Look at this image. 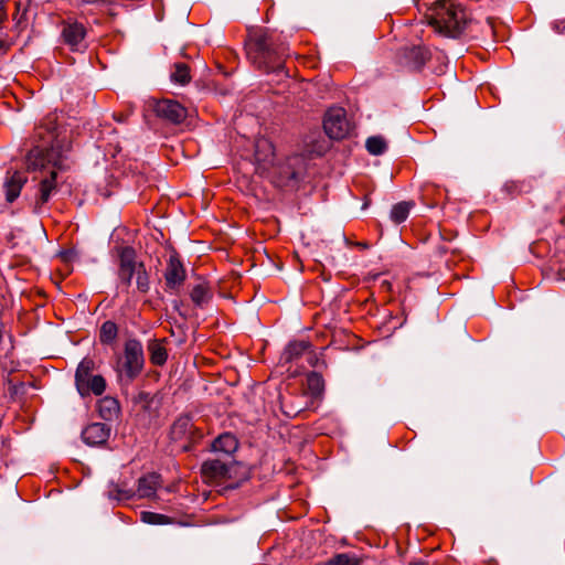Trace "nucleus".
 Wrapping results in <instances>:
<instances>
[{
	"label": "nucleus",
	"instance_id": "nucleus-1",
	"mask_svg": "<svg viewBox=\"0 0 565 565\" xmlns=\"http://www.w3.org/2000/svg\"><path fill=\"white\" fill-rule=\"evenodd\" d=\"M418 6L426 8L425 17L435 31L447 38L460 36L470 22L465 8L452 0L423 1Z\"/></svg>",
	"mask_w": 565,
	"mask_h": 565
},
{
	"label": "nucleus",
	"instance_id": "nucleus-2",
	"mask_svg": "<svg viewBox=\"0 0 565 565\" xmlns=\"http://www.w3.org/2000/svg\"><path fill=\"white\" fill-rule=\"evenodd\" d=\"M288 46L277 43L265 33L255 34L249 43L248 55L257 67L266 72H279L284 68Z\"/></svg>",
	"mask_w": 565,
	"mask_h": 565
},
{
	"label": "nucleus",
	"instance_id": "nucleus-3",
	"mask_svg": "<svg viewBox=\"0 0 565 565\" xmlns=\"http://www.w3.org/2000/svg\"><path fill=\"white\" fill-rule=\"evenodd\" d=\"M201 472L210 481H228L230 488L238 487L248 478L246 468L236 462L233 457L224 458L216 455L202 463Z\"/></svg>",
	"mask_w": 565,
	"mask_h": 565
},
{
	"label": "nucleus",
	"instance_id": "nucleus-4",
	"mask_svg": "<svg viewBox=\"0 0 565 565\" xmlns=\"http://www.w3.org/2000/svg\"><path fill=\"white\" fill-rule=\"evenodd\" d=\"M145 365V355L142 344L136 339H129L125 342L121 366L118 370V376L126 384L131 383L142 371Z\"/></svg>",
	"mask_w": 565,
	"mask_h": 565
},
{
	"label": "nucleus",
	"instance_id": "nucleus-5",
	"mask_svg": "<svg viewBox=\"0 0 565 565\" xmlns=\"http://www.w3.org/2000/svg\"><path fill=\"white\" fill-rule=\"evenodd\" d=\"M326 134L331 139H342L350 131V124L343 108H331L323 120Z\"/></svg>",
	"mask_w": 565,
	"mask_h": 565
},
{
	"label": "nucleus",
	"instance_id": "nucleus-6",
	"mask_svg": "<svg viewBox=\"0 0 565 565\" xmlns=\"http://www.w3.org/2000/svg\"><path fill=\"white\" fill-rule=\"evenodd\" d=\"M153 109L158 117L171 124H180L188 116L186 109L180 103L172 99L157 102Z\"/></svg>",
	"mask_w": 565,
	"mask_h": 565
},
{
	"label": "nucleus",
	"instance_id": "nucleus-7",
	"mask_svg": "<svg viewBox=\"0 0 565 565\" xmlns=\"http://www.w3.org/2000/svg\"><path fill=\"white\" fill-rule=\"evenodd\" d=\"M139 265H143L136 260V253L131 247H124L119 254V271L118 276L122 284L129 286L131 279L137 275Z\"/></svg>",
	"mask_w": 565,
	"mask_h": 565
},
{
	"label": "nucleus",
	"instance_id": "nucleus-8",
	"mask_svg": "<svg viewBox=\"0 0 565 565\" xmlns=\"http://www.w3.org/2000/svg\"><path fill=\"white\" fill-rule=\"evenodd\" d=\"M86 36V29L83 24L76 21L64 22L62 29V39L71 50L79 51L86 47L84 40Z\"/></svg>",
	"mask_w": 565,
	"mask_h": 565
},
{
	"label": "nucleus",
	"instance_id": "nucleus-9",
	"mask_svg": "<svg viewBox=\"0 0 565 565\" xmlns=\"http://www.w3.org/2000/svg\"><path fill=\"white\" fill-rule=\"evenodd\" d=\"M57 172L52 170L49 175L41 179L39 183L38 193L34 201L33 211L35 213H42V206L49 202L51 196L57 190Z\"/></svg>",
	"mask_w": 565,
	"mask_h": 565
},
{
	"label": "nucleus",
	"instance_id": "nucleus-10",
	"mask_svg": "<svg viewBox=\"0 0 565 565\" xmlns=\"http://www.w3.org/2000/svg\"><path fill=\"white\" fill-rule=\"evenodd\" d=\"M110 427L104 423H93L82 431V438L89 446H99L107 441Z\"/></svg>",
	"mask_w": 565,
	"mask_h": 565
},
{
	"label": "nucleus",
	"instance_id": "nucleus-11",
	"mask_svg": "<svg viewBox=\"0 0 565 565\" xmlns=\"http://www.w3.org/2000/svg\"><path fill=\"white\" fill-rule=\"evenodd\" d=\"M166 284L170 289H175L182 285L185 279V270L180 259L171 255L164 273Z\"/></svg>",
	"mask_w": 565,
	"mask_h": 565
},
{
	"label": "nucleus",
	"instance_id": "nucleus-12",
	"mask_svg": "<svg viewBox=\"0 0 565 565\" xmlns=\"http://www.w3.org/2000/svg\"><path fill=\"white\" fill-rule=\"evenodd\" d=\"M26 175L20 171L8 172L3 188L6 191V200L12 203L18 199L23 185L26 183Z\"/></svg>",
	"mask_w": 565,
	"mask_h": 565
},
{
	"label": "nucleus",
	"instance_id": "nucleus-13",
	"mask_svg": "<svg viewBox=\"0 0 565 565\" xmlns=\"http://www.w3.org/2000/svg\"><path fill=\"white\" fill-rule=\"evenodd\" d=\"M238 448V441L234 435L230 433L222 434L212 444V451L220 457H233Z\"/></svg>",
	"mask_w": 565,
	"mask_h": 565
},
{
	"label": "nucleus",
	"instance_id": "nucleus-14",
	"mask_svg": "<svg viewBox=\"0 0 565 565\" xmlns=\"http://www.w3.org/2000/svg\"><path fill=\"white\" fill-rule=\"evenodd\" d=\"M160 476L150 473L138 480L137 495L139 498H153L160 486Z\"/></svg>",
	"mask_w": 565,
	"mask_h": 565
},
{
	"label": "nucleus",
	"instance_id": "nucleus-15",
	"mask_svg": "<svg viewBox=\"0 0 565 565\" xmlns=\"http://www.w3.org/2000/svg\"><path fill=\"white\" fill-rule=\"evenodd\" d=\"M119 409H120L119 403L114 397L106 396V397L102 398L98 402L99 415L105 420H113V419H115L118 416V414H119Z\"/></svg>",
	"mask_w": 565,
	"mask_h": 565
},
{
	"label": "nucleus",
	"instance_id": "nucleus-16",
	"mask_svg": "<svg viewBox=\"0 0 565 565\" xmlns=\"http://www.w3.org/2000/svg\"><path fill=\"white\" fill-rule=\"evenodd\" d=\"M95 369V362L92 359H83L78 364L76 373H75V383L76 387H85L89 377H92V372Z\"/></svg>",
	"mask_w": 565,
	"mask_h": 565
},
{
	"label": "nucleus",
	"instance_id": "nucleus-17",
	"mask_svg": "<svg viewBox=\"0 0 565 565\" xmlns=\"http://www.w3.org/2000/svg\"><path fill=\"white\" fill-rule=\"evenodd\" d=\"M405 57L414 67L423 66L429 57V52L420 45L405 47L404 49Z\"/></svg>",
	"mask_w": 565,
	"mask_h": 565
},
{
	"label": "nucleus",
	"instance_id": "nucleus-18",
	"mask_svg": "<svg viewBox=\"0 0 565 565\" xmlns=\"http://www.w3.org/2000/svg\"><path fill=\"white\" fill-rule=\"evenodd\" d=\"M190 297L195 306L202 308L212 299V291L207 284L200 282L193 287Z\"/></svg>",
	"mask_w": 565,
	"mask_h": 565
},
{
	"label": "nucleus",
	"instance_id": "nucleus-19",
	"mask_svg": "<svg viewBox=\"0 0 565 565\" xmlns=\"http://www.w3.org/2000/svg\"><path fill=\"white\" fill-rule=\"evenodd\" d=\"M310 343L305 340L300 341H292L288 344V347L285 349L281 359L289 363L294 361L295 359L302 355L307 350H309Z\"/></svg>",
	"mask_w": 565,
	"mask_h": 565
},
{
	"label": "nucleus",
	"instance_id": "nucleus-20",
	"mask_svg": "<svg viewBox=\"0 0 565 565\" xmlns=\"http://www.w3.org/2000/svg\"><path fill=\"white\" fill-rule=\"evenodd\" d=\"M105 388H106L105 379L102 375H93L87 381L86 386L84 388L77 387V391L82 396H86L89 393H93L95 395H100L104 393Z\"/></svg>",
	"mask_w": 565,
	"mask_h": 565
},
{
	"label": "nucleus",
	"instance_id": "nucleus-21",
	"mask_svg": "<svg viewBox=\"0 0 565 565\" xmlns=\"http://www.w3.org/2000/svg\"><path fill=\"white\" fill-rule=\"evenodd\" d=\"M150 361L154 365H163L167 361L168 353L161 341L152 340L148 344Z\"/></svg>",
	"mask_w": 565,
	"mask_h": 565
},
{
	"label": "nucleus",
	"instance_id": "nucleus-22",
	"mask_svg": "<svg viewBox=\"0 0 565 565\" xmlns=\"http://www.w3.org/2000/svg\"><path fill=\"white\" fill-rule=\"evenodd\" d=\"M191 428L192 424L190 418H179L171 427V438L173 440H182L188 434H190Z\"/></svg>",
	"mask_w": 565,
	"mask_h": 565
},
{
	"label": "nucleus",
	"instance_id": "nucleus-23",
	"mask_svg": "<svg viewBox=\"0 0 565 565\" xmlns=\"http://www.w3.org/2000/svg\"><path fill=\"white\" fill-rule=\"evenodd\" d=\"M117 334V324L110 320H107L100 327L99 340L103 344H111L115 342Z\"/></svg>",
	"mask_w": 565,
	"mask_h": 565
},
{
	"label": "nucleus",
	"instance_id": "nucleus-24",
	"mask_svg": "<svg viewBox=\"0 0 565 565\" xmlns=\"http://www.w3.org/2000/svg\"><path fill=\"white\" fill-rule=\"evenodd\" d=\"M170 77L172 82L182 86L189 84L191 81L189 66L185 63H175Z\"/></svg>",
	"mask_w": 565,
	"mask_h": 565
},
{
	"label": "nucleus",
	"instance_id": "nucleus-25",
	"mask_svg": "<svg viewBox=\"0 0 565 565\" xmlns=\"http://www.w3.org/2000/svg\"><path fill=\"white\" fill-rule=\"evenodd\" d=\"M365 147L371 154L381 156L386 151L387 142L381 136H372L366 139Z\"/></svg>",
	"mask_w": 565,
	"mask_h": 565
},
{
	"label": "nucleus",
	"instance_id": "nucleus-26",
	"mask_svg": "<svg viewBox=\"0 0 565 565\" xmlns=\"http://www.w3.org/2000/svg\"><path fill=\"white\" fill-rule=\"evenodd\" d=\"M413 204L411 202H399L395 204L391 210V218L397 224L404 222Z\"/></svg>",
	"mask_w": 565,
	"mask_h": 565
},
{
	"label": "nucleus",
	"instance_id": "nucleus-27",
	"mask_svg": "<svg viewBox=\"0 0 565 565\" xmlns=\"http://www.w3.org/2000/svg\"><path fill=\"white\" fill-rule=\"evenodd\" d=\"M108 495L111 499H116L118 501L128 500L132 498L134 492L129 489L120 488L118 484L111 483L109 486Z\"/></svg>",
	"mask_w": 565,
	"mask_h": 565
},
{
	"label": "nucleus",
	"instance_id": "nucleus-28",
	"mask_svg": "<svg viewBox=\"0 0 565 565\" xmlns=\"http://www.w3.org/2000/svg\"><path fill=\"white\" fill-rule=\"evenodd\" d=\"M360 561L358 557L350 554H338L331 558L326 565H359Z\"/></svg>",
	"mask_w": 565,
	"mask_h": 565
},
{
	"label": "nucleus",
	"instance_id": "nucleus-29",
	"mask_svg": "<svg viewBox=\"0 0 565 565\" xmlns=\"http://www.w3.org/2000/svg\"><path fill=\"white\" fill-rule=\"evenodd\" d=\"M136 285L140 292H147L149 290V278L143 265H139V269L136 275Z\"/></svg>",
	"mask_w": 565,
	"mask_h": 565
},
{
	"label": "nucleus",
	"instance_id": "nucleus-30",
	"mask_svg": "<svg viewBox=\"0 0 565 565\" xmlns=\"http://www.w3.org/2000/svg\"><path fill=\"white\" fill-rule=\"evenodd\" d=\"M141 520L145 522V523H148V524H168L169 523V518L163 515V514H159V513H153V512H142L141 513Z\"/></svg>",
	"mask_w": 565,
	"mask_h": 565
},
{
	"label": "nucleus",
	"instance_id": "nucleus-31",
	"mask_svg": "<svg viewBox=\"0 0 565 565\" xmlns=\"http://www.w3.org/2000/svg\"><path fill=\"white\" fill-rule=\"evenodd\" d=\"M307 380H308V386L313 393H319L322 391L323 382H322V377L318 373H316V372L310 373L308 375Z\"/></svg>",
	"mask_w": 565,
	"mask_h": 565
},
{
	"label": "nucleus",
	"instance_id": "nucleus-32",
	"mask_svg": "<svg viewBox=\"0 0 565 565\" xmlns=\"http://www.w3.org/2000/svg\"><path fill=\"white\" fill-rule=\"evenodd\" d=\"M40 154H41V151L39 149H34V150L30 151V153L28 156V168L29 169L35 170V169L42 168L44 166L43 163H36L35 161H33V159H36Z\"/></svg>",
	"mask_w": 565,
	"mask_h": 565
},
{
	"label": "nucleus",
	"instance_id": "nucleus-33",
	"mask_svg": "<svg viewBox=\"0 0 565 565\" xmlns=\"http://www.w3.org/2000/svg\"><path fill=\"white\" fill-rule=\"evenodd\" d=\"M285 405L282 404V409H284V413L289 416V417H292V416H296L301 409H285Z\"/></svg>",
	"mask_w": 565,
	"mask_h": 565
},
{
	"label": "nucleus",
	"instance_id": "nucleus-34",
	"mask_svg": "<svg viewBox=\"0 0 565 565\" xmlns=\"http://www.w3.org/2000/svg\"><path fill=\"white\" fill-rule=\"evenodd\" d=\"M7 1L8 0H0V21L4 20L6 18L4 7Z\"/></svg>",
	"mask_w": 565,
	"mask_h": 565
},
{
	"label": "nucleus",
	"instance_id": "nucleus-35",
	"mask_svg": "<svg viewBox=\"0 0 565 565\" xmlns=\"http://www.w3.org/2000/svg\"><path fill=\"white\" fill-rule=\"evenodd\" d=\"M356 245L359 247H361V248H369V244L367 243H358Z\"/></svg>",
	"mask_w": 565,
	"mask_h": 565
},
{
	"label": "nucleus",
	"instance_id": "nucleus-36",
	"mask_svg": "<svg viewBox=\"0 0 565 565\" xmlns=\"http://www.w3.org/2000/svg\"><path fill=\"white\" fill-rule=\"evenodd\" d=\"M297 178H298L297 173L295 171H292L290 173V179H297Z\"/></svg>",
	"mask_w": 565,
	"mask_h": 565
}]
</instances>
